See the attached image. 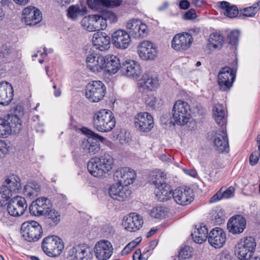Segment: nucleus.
I'll use <instances>...</instances> for the list:
<instances>
[{"label": "nucleus", "mask_w": 260, "mask_h": 260, "mask_svg": "<svg viewBox=\"0 0 260 260\" xmlns=\"http://www.w3.org/2000/svg\"><path fill=\"white\" fill-rule=\"evenodd\" d=\"M87 67L93 73L100 72L105 70L111 74H115L120 69L121 64L119 58L114 55L105 56L92 53L86 58Z\"/></svg>", "instance_id": "nucleus-1"}, {"label": "nucleus", "mask_w": 260, "mask_h": 260, "mask_svg": "<svg viewBox=\"0 0 260 260\" xmlns=\"http://www.w3.org/2000/svg\"><path fill=\"white\" fill-rule=\"evenodd\" d=\"M115 119L112 112L107 109H102L94 114L93 124L95 128L101 132H109L115 126Z\"/></svg>", "instance_id": "nucleus-2"}, {"label": "nucleus", "mask_w": 260, "mask_h": 260, "mask_svg": "<svg viewBox=\"0 0 260 260\" xmlns=\"http://www.w3.org/2000/svg\"><path fill=\"white\" fill-rule=\"evenodd\" d=\"M21 187L20 179L18 176L12 174L7 176L0 188V197L3 199L0 203L6 205L13 194L18 193Z\"/></svg>", "instance_id": "nucleus-3"}, {"label": "nucleus", "mask_w": 260, "mask_h": 260, "mask_svg": "<svg viewBox=\"0 0 260 260\" xmlns=\"http://www.w3.org/2000/svg\"><path fill=\"white\" fill-rule=\"evenodd\" d=\"M21 128V120L17 116L8 114L0 117V137L7 138L12 131L19 133Z\"/></svg>", "instance_id": "nucleus-4"}, {"label": "nucleus", "mask_w": 260, "mask_h": 260, "mask_svg": "<svg viewBox=\"0 0 260 260\" xmlns=\"http://www.w3.org/2000/svg\"><path fill=\"white\" fill-rule=\"evenodd\" d=\"M189 111L190 106L186 102L177 100L172 109L174 124L184 125L187 124L190 117Z\"/></svg>", "instance_id": "nucleus-5"}, {"label": "nucleus", "mask_w": 260, "mask_h": 260, "mask_svg": "<svg viewBox=\"0 0 260 260\" xmlns=\"http://www.w3.org/2000/svg\"><path fill=\"white\" fill-rule=\"evenodd\" d=\"M64 248L62 240L58 237L52 235L45 238L42 242L43 252L50 257L59 256Z\"/></svg>", "instance_id": "nucleus-6"}, {"label": "nucleus", "mask_w": 260, "mask_h": 260, "mask_svg": "<svg viewBox=\"0 0 260 260\" xmlns=\"http://www.w3.org/2000/svg\"><path fill=\"white\" fill-rule=\"evenodd\" d=\"M255 239L252 237H247L236 245L235 254L241 260H247L250 258L255 251L256 247Z\"/></svg>", "instance_id": "nucleus-7"}, {"label": "nucleus", "mask_w": 260, "mask_h": 260, "mask_svg": "<svg viewBox=\"0 0 260 260\" xmlns=\"http://www.w3.org/2000/svg\"><path fill=\"white\" fill-rule=\"evenodd\" d=\"M21 233L25 240L28 242H35L41 238L43 230L39 223L32 220L22 223Z\"/></svg>", "instance_id": "nucleus-8"}, {"label": "nucleus", "mask_w": 260, "mask_h": 260, "mask_svg": "<svg viewBox=\"0 0 260 260\" xmlns=\"http://www.w3.org/2000/svg\"><path fill=\"white\" fill-rule=\"evenodd\" d=\"M106 93V87L101 81H92L86 86L85 96L92 102L101 101Z\"/></svg>", "instance_id": "nucleus-9"}, {"label": "nucleus", "mask_w": 260, "mask_h": 260, "mask_svg": "<svg viewBox=\"0 0 260 260\" xmlns=\"http://www.w3.org/2000/svg\"><path fill=\"white\" fill-rule=\"evenodd\" d=\"M236 76V69L225 67L221 68L218 75V84L220 90L228 91L233 86Z\"/></svg>", "instance_id": "nucleus-10"}, {"label": "nucleus", "mask_w": 260, "mask_h": 260, "mask_svg": "<svg viewBox=\"0 0 260 260\" xmlns=\"http://www.w3.org/2000/svg\"><path fill=\"white\" fill-rule=\"evenodd\" d=\"M85 134L88 139L83 141L81 146L84 152L92 154L98 153L100 150L99 141L103 142L105 139L89 129H86Z\"/></svg>", "instance_id": "nucleus-11"}, {"label": "nucleus", "mask_w": 260, "mask_h": 260, "mask_svg": "<svg viewBox=\"0 0 260 260\" xmlns=\"http://www.w3.org/2000/svg\"><path fill=\"white\" fill-rule=\"evenodd\" d=\"M137 53L143 60H154L157 55V48L153 42L145 40L139 43L137 47Z\"/></svg>", "instance_id": "nucleus-12"}, {"label": "nucleus", "mask_w": 260, "mask_h": 260, "mask_svg": "<svg viewBox=\"0 0 260 260\" xmlns=\"http://www.w3.org/2000/svg\"><path fill=\"white\" fill-rule=\"evenodd\" d=\"M92 250L85 245H77L71 248L68 253L67 260H92Z\"/></svg>", "instance_id": "nucleus-13"}, {"label": "nucleus", "mask_w": 260, "mask_h": 260, "mask_svg": "<svg viewBox=\"0 0 260 260\" xmlns=\"http://www.w3.org/2000/svg\"><path fill=\"white\" fill-rule=\"evenodd\" d=\"M27 208V204L24 198L21 196L13 197L9 202L7 210L9 214L14 217L23 215Z\"/></svg>", "instance_id": "nucleus-14"}, {"label": "nucleus", "mask_w": 260, "mask_h": 260, "mask_svg": "<svg viewBox=\"0 0 260 260\" xmlns=\"http://www.w3.org/2000/svg\"><path fill=\"white\" fill-rule=\"evenodd\" d=\"M110 197L113 200L119 202H124L127 200L131 194L127 186L117 182L111 185L108 189Z\"/></svg>", "instance_id": "nucleus-15"}, {"label": "nucleus", "mask_w": 260, "mask_h": 260, "mask_svg": "<svg viewBox=\"0 0 260 260\" xmlns=\"http://www.w3.org/2000/svg\"><path fill=\"white\" fill-rule=\"evenodd\" d=\"M137 177L135 171L129 167L118 169L114 174V179L118 182L128 187L133 184Z\"/></svg>", "instance_id": "nucleus-16"}, {"label": "nucleus", "mask_w": 260, "mask_h": 260, "mask_svg": "<svg viewBox=\"0 0 260 260\" xmlns=\"http://www.w3.org/2000/svg\"><path fill=\"white\" fill-rule=\"evenodd\" d=\"M51 206L50 200L45 197L38 198L29 207L30 213L35 216L44 215Z\"/></svg>", "instance_id": "nucleus-17"}, {"label": "nucleus", "mask_w": 260, "mask_h": 260, "mask_svg": "<svg viewBox=\"0 0 260 260\" xmlns=\"http://www.w3.org/2000/svg\"><path fill=\"white\" fill-rule=\"evenodd\" d=\"M192 42L193 38L190 34H178L173 38L172 47L177 51L186 50L190 47Z\"/></svg>", "instance_id": "nucleus-18"}, {"label": "nucleus", "mask_w": 260, "mask_h": 260, "mask_svg": "<svg viewBox=\"0 0 260 260\" xmlns=\"http://www.w3.org/2000/svg\"><path fill=\"white\" fill-rule=\"evenodd\" d=\"M134 123L136 127L143 132L150 131L154 124L153 118L148 112H141L136 115Z\"/></svg>", "instance_id": "nucleus-19"}, {"label": "nucleus", "mask_w": 260, "mask_h": 260, "mask_svg": "<svg viewBox=\"0 0 260 260\" xmlns=\"http://www.w3.org/2000/svg\"><path fill=\"white\" fill-rule=\"evenodd\" d=\"M193 191L189 188H177L173 191L172 194L175 202L182 206L190 204L193 200Z\"/></svg>", "instance_id": "nucleus-20"}, {"label": "nucleus", "mask_w": 260, "mask_h": 260, "mask_svg": "<svg viewBox=\"0 0 260 260\" xmlns=\"http://www.w3.org/2000/svg\"><path fill=\"white\" fill-rule=\"evenodd\" d=\"M111 41L117 48L125 49L129 46L131 40L128 33L124 30L119 29L112 34Z\"/></svg>", "instance_id": "nucleus-21"}, {"label": "nucleus", "mask_w": 260, "mask_h": 260, "mask_svg": "<svg viewBox=\"0 0 260 260\" xmlns=\"http://www.w3.org/2000/svg\"><path fill=\"white\" fill-rule=\"evenodd\" d=\"M126 27L129 30V34L136 39L145 37L147 35V25L138 19L131 20L128 21Z\"/></svg>", "instance_id": "nucleus-22"}, {"label": "nucleus", "mask_w": 260, "mask_h": 260, "mask_svg": "<svg viewBox=\"0 0 260 260\" xmlns=\"http://www.w3.org/2000/svg\"><path fill=\"white\" fill-rule=\"evenodd\" d=\"M94 252L95 256L100 260L109 259L113 253V246L107 240H101L95 245Z\"/></svg>", "instance_id": "nucleus-23"}, {"label": "nucleus", "mask_w": 260, "mask_h": 260, "mask_svg": "<svg viewBox=\"0 0 260 260\" xmlns=\"http://www.w3.org/2000/svg\"><path fill=\"white\" fill-rule=\"evenodd\" d=\"M208 240L210 244L213 247L221 248L226 241L225 233L222 229L215 228L209 233Z\"/></svg>", "instance_id": "nucleus-24"}, {"label": "nucleus", "mask_w": 260, "mask_h": 260, "mask_svg": "<svg viewBox=\"0 0 260 260\" xmlns=\"http://www.w3.org/2000/svg\"><path fill=\"white\" fill-rule=\"evenodd\" d=\"M23 20L27 25H35L39 23L42 19L41 11L34 7L25 8L22 12Z\"/></svg>", "instance_id": "nucleus-25"}, {"label": "nucleus", "mask_w": 260, "mask_h": 260, "mask_svg": "<svg viewBox=\"0 0 260 260\" xmlns=\"http://www.w3.org/2000/svg\"><path fill=\"white\" fill-rule=\"evenodd\" d=\"M246 224L245 218L241 215H237L230 218L227 228L229 232L233 234H240L243 232Z\"/></svg>", "instance_id": "nucleus-26"}, {"label": "nucleus", "mask_w": 260, "mask_h": 260, "mask_svg": "<svg viewBox=\"0 0 260 260\" xmlns=\"http://www.w3.org/2000/svg\"><path fill=\"white\" fill-rule=\"evenodd\" d=\"M121 72L127 77L138 78L141 74L142 70L137 61L128 60L121 63Z\"/></svg>", "instance_id": "nucleus-27"}, {"label": "nucleus", "mask_w": 260, "mask_h": 260, "mask_svg": "<svg viewBox=\"0 0 260 260\" xmlns=\"http://www.w3.org/2000/svg\"><path fill=\"white\" fill-rule=\"evenodd\" d=\"M225 127L216 132L215 135L214 144L215 149L220 153L228 152L229 151L228 135L224 131Z\"/></svg>", "instance_id": "nucleus-28"}, {"label": "nucleus", "mask_w": 260, "mask_h": 260, "mask_svg": "<svg viewBox=\"0 0 260 260\" xmlns=\"http://www.w3.org/2000/svg\"><path fill=\"white\" fill-rule=\"evenodd\" d=\"M14 90L12 85L8 82H0V104L8 105L12 101Z\"/></svg>", "instance_id": "nucleus-29"}, {"label": "nucleus", "mask_w": 260, "mask_h": 260, "mask_svg": "<svg viewBox=\"0 0 260 260\" xmlns=\"http://www.w3.org/2000/svg\"><path fill=\"white\" fill-rule=\"evenodd\" d=\"M123 225L129 232H135L140 229L143 223L142 217L135 213H131L128 217L124 218Z\"/></svg>", "instance_id": "nucleus-30"}, {"label": "nucleus", "mask_w": 260, "mask_h": 260, "mask_svg": "<svg viewBox=\"0 0 260 260\" xmlns=\"http://www.w3.org/2000/svg\"><path fill=\"white\" fill-rule=\"evenodd\" d=\"M92 42L96 49L104 51L110 47V37L105 32L99 31L93 34Z\"/></svg>", "instance_id": "nucleus-31"}, {"label": "nucleus", "mask_w": 260, "mask_h": 260, "mask_svg": "<svg viewBox=\"0 0 260 260\" xmlns=\"http://www.w3.org/2000/svg\"><path fill=\"white\" fill-rule=\"evenodd\" d=\"M219 7L222 10L224 15L230 18H236L240 11L236 5H232L226 1L220 2Z\"/></svg>", "instance_id": "nucleus-32"}, {"label": "nucleus", "mask_w": 260, "mask_h": 260, "mask_svg": "<svg viewBox=\"0 0 260 260\" xmlns=\"http://www.w3.org/2000/svg\"><path fill=\"white\" fill-rule=\"evenodd\" d=\"M87 170L91 175L95 177H102L105 174L103 168L101 167L98 157L91 158L89 161Z\"/></svg>", "instance_id": "nucleus-33"}, {"label": "nucleus", "mask_w": 260, "mask_h": 260, "mask_svg": "<svg viewBox=\"0 0 260 260\" xmlns=\"http://www.w3.org/2000/svg\"><path fill=\"white\" fill-rule=\"evenodd\" d=\"M155 193L158 201L165 202L172 197L173 192L171 186L165 183L161 187L155 188Z\"/></svg>", "instance_id": "nucleus-34"}, {"label": "nucleus", "mask_w": 260, "mask_h": 260, "mask_svg": "<svg viewBox=\"0 0 260 260\" xmlns=\"http://www.w3.org/2000/svg\"><path fill=\"white\" fill-rule=\"evenodd\" d=\"M96 19H99V17L94 15L84 17L81 21L82 26L89 31L99 30Z\"/></svg>", "instance_id": "nucleus-35"}, {"label": "nucleus", "mask_w": 260, "mask_h": 260, "mask_svg": "<svg viewBox=\"0 0 260 260\" xmlns=\"http://www.w3.org/2000/svg\"><path fill=\"white\" fill-rule=\"evenodd\" d=\"M208 230L205 225H200L191 234L193 240L197 243L201 244L208 239Z\"/></svg>", "instance_id": "nucleus-36"}, {"label": "nucleus", "mask_w": 260, "mask_h": 260, "mask_svg": "<svg viewBox=\"0 0 260 260\" xmlns=\"http://www.w3.org/2000/svg\"><path fill=\"white\" fill-rule=\"evenodd\" d=\"M40 191V185L35 181L28 182L23 189V192L25 196L30 199L38 196Z\"/></svg>", "instance_id": "nucleus-37"}, {"label": "nucleus", "mask_w": 260, "mask_h": 260, "mask_svg": "<svg viewBox=\"0 0 260 260\" xmlns=\"http://www.w3.org/2000/svg\"><path fill=\"white\" fill-rule=\"evenodd\" d=\"M215 120L221 127H224L226 122L225 111L224 107L221 104L216 105L213 109Z\"/></svg>", "instance_id": "nucleus-38"}, {"label": "nucleus", "mask_w": 260, "mask_h": 260, "mask_svg": "<svg viewBox=\"0 0 260 260\" xmlns=\"http://www.w3.org/2000/svg\"><path fill=\"white\" fill-rule=\"evenodd\" d=\"M234 192L235 188L232 186L225 190H223V187H222L210 199V202L215 203L222 199H228L233 197L234 195Z\"/></svg>", "instance_id": "nucleus-39"}, {"label": "nucleus", "mask_w": 260, "mask_h": 260, "mask_svg": "<svg viewBox=\"0 0 260 260\" xmlns=\"http://www.w3.org/2000/svg\"><path fill=\"white\" fill-rule=\"evenodd\" d=\"M44 215L46 216L47 221L51 226L56 225L60 220V212L55 209L50 208Z\"/></svg>", "instance_id": "nucleus-40"}, {"label": "nucleus", "mask_w": 260, "mask_h": 260, "mask_svg": "<svg viewBox=\"0 0 260 260\" xmlns=\"http://www.w3.org/2000/svg\"><path fill=\"white\" fill-rule=\"evenodd\" d=\"M98 158L101 167L103 168L105 174L108 173L112 170L113 165V159L110 155L105 153L101 157Z\"/></svg>", "instance_id": "nucleus-41"}, {"label": "nucleus", "mask_w": 260, "mask_h": 260, "mask_svg": "<svg viewBox=\"0 0 260 260\" xmlns=\"http://www.w3.org/2000/svg\"><path fill=\"white\" fill-rule=\"evenodd\" d=\"M166 175L162 172L157 171L152 173L150 177V182L155 186L156 188L162 186L166 182Z\"/></svg>", "instance_id": "nucleus-42"}, {"label": "nucleus", "mask_w": 260, "mask_h": 260, "mask_svg": "<svg viewBox=\"0 0 260 260\" xmlns=\"http://www.w3.org/2000/svg\"><path fill=\"white\" fill-rule=\"evenodd\" d=\"M86 13L85 9L80 8L78 5H72L68 9L67 16L72 20H76L79 16H83Z\"/></svg>", "instance_id": "nucleus-43"}, {"label": "nucleus", "mask_w": 260, "mask_h": 260, "mask_svg": "<svg viewBox=\"0 0 260 260\" xmlns=\"http://www.w3.org/2000/svg\"><path fill=\"white\" fill-rule=\"evenodd\" d=\"M87 4L90 9L99 11L103 10L105 7L112 6L109 0H87Z\"/></svg>", "instance_id": "nucleus-44"}, {"label": "nucleus", "mask_w": 260, "mask_h": 260, "mask_svg": "<svg viewBox=\"0 0 260 260\" xmlns=\"http://www.w3.org/2000/svg\"><path fill=\"white\" fill-rule=\"evenodd\" d=\"M157 84V81L152 77H147L144 76L142 78V82L140 83V90L144 91L145 90H152Z\"/></svg>", "instance_id": "nucleus-45"}, {"label": "nucleus", "mask_w": 260, "mask_h": 260, "mask_svg": "<svg viewBox=\"0 0 260 260\" xmlns=\"http://www.w3.org/2000/svg\"><path fill=\"white\" fill-rule=\"evenodd\" d=\"M209 42L213 48L220 49L223 45L224 38L218 32H213L210 35Z\"/></svg>", "instance_id": "nucleus-46"}, {"label": "nucleus", "mask_w": 260, "mask_h": 260, "mask_svg": "<svg viewBox=\"0 0 260 260\" xmlns=\"http://www.w3.org/2000/svg\"><path fill=\"white\" fill-rule=\"evenodd\" d=\"M260 9V1L254 4L252 6L241 9L239 11L242 13L244 16L253 17Z\"/></svg>", "instance_id": "nucleus-47"}, {"label": "nucleus", "mask_w": 260, "mask_h": 260, "mask_svg": "<svg viewBox=\"0 0 260 260\" xmlns=\"http://www.w3.org/2000/svg\"><path fill=\"white\" fill-rule=\"evenodd\" d=\"M211 220L216 225H220L224 221V216L221 210L213 211Z\"/></svg>", "instance_id": "nucleus-48"}, {"label": "nucleus", "mask_w": 260, "mask_h": 260, "mask_svg": "<svg viewBox=\"0 0 260 260\" xmlns=\"http://www.w3.org/2000/svg\"><path fill=\"white\" fill-rule=\"evenodd\" d=\"M102 14V17L105 19L110 23H115L117 21V16L115 13L111 11L103 10L100 12Z\"/></svg>", "instance_id": "nucleus-49"}, {"label": "nucleus", "mask_w": 260, "mask_h": 260, "mask_svg": "<svg viewBox=\"0 0 260 260\" xmlns=\"http://www.w3.org/2000/svg\"><path fill=\"white\" fill-rule=\"evenodd\" d=\"M150 216L154 218L161 219L166 215L165 208L162 206H157L151 210Z\"/></svg>", "instance_id": "nucleus-50"}, {"label": "nucleus", "mask_w": 260, "mask_h": 260, "mask_svg": "<svg viewBox=\"0 0 260 260\" xmlns=\"http://www.w3.org/2000/svg\"><path fill=\"white\" fill-rule=\"evenodd\" d=\"M10 145L4 140H0V157H3L9 153L10 151Z\"/></svg>", "instance_id": "nucleus-51"}, {"label": "nucleus", "mask_w": 260, "mask_h": 260, "mask_svg": "<svg viewBox=\"0 0 260 260\" xmlns=\"http://www.w3.org/2000/svg\"><path fill=\"white\" fill-rule=\"evenodd\" d=\"M239 32L237 30L232 31L228 36V40L230 44L236 45L238 42Z\"/></svg>", "instance_id": "nucleus-52"}, {"label": "nucleus", "mask_w": 260, "mask_h": 260, "mask_svg": "<svg viewBox=\"0 0 260 260\" xmlns=\"http://www.w3.org/2000/svg\"><path fill=\"white\" fill-rule=\"evenodd\" d=\"M191 251L190 248L188 246H185L183 248L181 249L179 252V257L182 258H187L191 256Z\"/></svg>", "instance_id": "nucleus-53"}, {"label": "nucleus", "mask_w": 260, "mask_h": 260, "mask_svg": "<svg viewBox=\"0 0 260 260\" xmlns=\"http://www.w3.org/2000/svg\"><path fill=\"white\" fill-rule=\"evenodd\" d=\"M260 157V151L253 152L250 156L249 163L251 166L255 165L259 160Z\"/></svg>", "instance_id": "nucleus-54"}, {"label": "nucleus", "mask_w": 260, "mask_h": 260, "mask_svg": "<svg viewBox=\"0 0 260 260\" xmlns=\"http://www.w3.org/2000/svg\"><path fill=\"white\" fill-rule=\"evenodd\" d=\"M95 15L98 16L99 17V19H96L97 25L99 27V30L105 29L107 26L108 21L105 19H104V18H102L101 17L102 14L101 12L100 14H96Z\"/></svg>", "instance_id": "nucleus-55"}, {"label": "nucleus", "mask_w": 260, "mask_h": 260, "mask_svg": "<svg viewBox=\"0 0 260 260\" xmlns=\"http://www.w3.org/2000/svg\"><path fill=\"white\" fill-rule=\"evenodd\" d=\"M157 101V99L153 96H149L145 99L146 104L152 109L155 108Z\"/></svg>", "instance_id": "nucleus-56"}, {"label": "nucleus", "mask_w": 260, "mask_h": 260, "mask_svg": "<svg viewBox=\"0 0 260 260\" xmlns=\"http://www.w3.org/2000/svg\"><path fill=\"white\" fill-rule=\"evenodd\" d=\"M197 17V14L194 10L191 9L186 12L183 16L184 20H192Z\"/></svg>", "instance_id": "nucleus-57"}, {"label": "nucleus", "mask_w": 260, "mask_h": 260, "mask_svg": "<svg viewBox=\"0 0 260 260\" xmlns=\"http://www.w3.org/2000/svg\"><path fill=\"white\" fill-rule=\"evenodd\" d=\"M179 6L181 9L186 10L189 7L190 3L187 0H181Z\"/></svg>", "instance_id": "nucleus-58"}, {"label": "nucleus", "mask_w": 260, "mask_h": 260, "mask_svg": "<svg viewBox=\"0 0 260 260\" xmlns=\"http://www.w3.org/2000/svg\"><path fill=\"white\" fill-rule=\"evenodd\" d=\"M54 89L53 94L55 97H59L61 94V90L59 87H57V85L54 83L53 85Z\"/></svg>", "instance_id": "nucleus-59"}, {"label": "nucleus", "mask_w": 260, "mask_h": 260, "mask_svg": "<svg viewBox=\"0 0 260 260\" xmlns=\"http://www.w3.org/2000/svg\"><path fill=\"white\" fill-rule=\"evenodd\" d=\"M142 256L140 249L136 250L133 254V260H142Z\"/></svg>", "instance_id": "nucleus-60"}, {"label": "nucleus", "mask_w": 260, "mask_h": 260, "mask_svg": "<svg viewBox=\"0 0 260 260\" xmlns=\"http://www.w3.org/2000/svg\"><path fill=\"white\" fill-rule=\"evenodd\" d=\"M61 7L66 6L71 3L72 0H56Z\"/></svg>", "instance_id": "nucleus-61"}, {"label": "nucleus", "mask_w": 260, "mask_h": 260, "mask_svg": "<svg viewBox=\"0 0 260 260\" xmlns=\"http://www.w3.org/2000/svg\"><path fill=\"white\" fill-rule=\"evenodd\" d=\"M112 3V6L118 7L121 5L122 0H109Z\"/></svg>", "instance_id": "nucleus-62"}, {"label": "nucleus", "mask_w": 260, "mask_h": 260, "mask_svg": "<svg viewBox=\"0 0 260 260\" xmlns=\"http://www.w3.org/2000/svg\"><path fill=\"white\" fill-rule=\"evenodd\" d=\"M14 2L20 5H25L27 4L29 1V0H13Z\"/></svg>", "instance_id": "nucleus-63"}, {"label": "nucleus", "mask_w": 260, "mask_h": 260, "mask_svg": "<svg viewBox=\"0 0 260 260\" xmlns=\"http://www.w3.org/2000/svg\"><path fill=\"white\" fill-rule=\"evenodd\" d=\"M132 250L129 247H127V245H126L121 251V254L122 255L127 254L129 253Z\"/></svg>", "instance_id": "nucleus-64"}]
</instances>
